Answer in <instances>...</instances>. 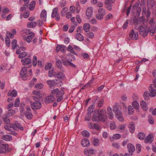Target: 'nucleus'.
Listing matches in <instances>:
<instances>
[{"label":"nucleus","mask_w":156,"mask_h":156,"mask_svg":"<svg viewBox=\"0 0 156 156\" xmlns=\"http://www.w3.org/2000/svg\"><path fill=\"white\" fill-rule=\"evenodd\" d=\"M144 16L134 20V24L136 26L135 28L136 30L139 29L140 35L144 37L147 35L149 30L147 22L144 23Z\"/></svg>","instance_id":"nucleus-1"},{"label":"nucleus","mask_w":156,"mask_h":156,"mask_svg":"<svg viewBox=\"0 0 156 156\" xmlns=\"http://www.w3.org/2000/svg\"><path fill=\"white\" fill-rule=\"evenodd\" d=\"M149 90L150 94L148 91L144 92V97L145 100H148L149 95L151 97H154L156 95V81H154L153 83L151 84L149 87Z\"/></svg>","instance_id":"nucleus-2"},{"label":"nucleus","mask_w":156,"mask_h":156,"mask_svg":"<svg viewBox=\"0 0 156 156\" xmlns=\"http://www.w3.org/2000/svg\"><path fill=\"white\" fill-rule=\"evenodd\" d=\"M64 93V91L62 88L60 90L58 88L53 89L52 90L51 93L53 96H55L56 97L57 101L58 102H60L63 99V96Z\"/></svg>","instance_id":"nucleus-3"},{"label":"nucleus","mask_w":156,"mask_h":156,"mask_svg":"<svg viewBox=\"0 0 156 156\" xmlns=\"http://www.w3.org/2000/svg\"><path fill=\"white\" fill-rule=\"evenodd\" d=\"M48 76L50 77L54 76L58 79L62 80L65 77L64 75L62 72H56L53 70H50L48 71Z\"/></svg>","instance_id":"nucleus-4"},{"label":"nucleus","mask_w":156,"mask_h":156,"mask_svg":"<svg viewBox=\"0 0 156 156\" xmlns=\"http://www.w3.org/2000/svg\"><path fill=\"white\" fill-rule=\"evenodd\" d=\"M34 101V102L30 101V105L32 109L34 110L41 108L42 107V105L39 101V100Z\"/></svg>","instance_id":"nucleus-5"},{"label":"nucleus","mask_w":156,"mask_h":156,"mask_svg":"<svg viewBox=\"0 0 156 156\" xmlns=\"http://www.w3.org/2000/svg\"><path fill=\"white\" fill-rule=\"evenodd\" d=\"M20 76L23 80H27L28 79L27 75V69L25 66L23 67L20 71Z\"/></svg>","instance_id":"nucleus-6"},{"label":"nucleus","mask_w":156,"mask_h":156,"mask_svg":"<svg viewBox=\"0 0 156 156\" xmlns=\"http://www.w3.org/2000/svg\"><path fill=\"white\" fill-rule=\"evenodd\" d=\"M33 94V98L34 101H40L39 99L42 97V95L40 91L38 90H34V91Z\"/></svg>","instance_id":"nucleus-7"},{"label":"nucleus","mask_w":156,"mask_h":156,"mask_svg":"<svg viewBox=\"0 0 156 156\" xmlns=\"http://www.w3.org/2000/svg\"><path fill=\"white\" fill-rule=\"evenodd\" d=\"M58 8L55 7L54 8L51 13V17L52 18L55 17V19L57 21L60 20V16L58 12Z\"/></svg>","instance_id":"nucleus-8"},{"label":"nucleus","mask_w":156,"mask_h":156,"mask_svg":"<svg viewBox=\"0 0 156 156\" xmlns=\"http://www.w3.org/2000/svg\"><path fill=\"white\" fill-rule=\"evenodd\" d=\"M55 98V97L53 96L51 93L50 95L48 96L45 98L44 102L45 104H47L53 102Z\"/></svg>","instance_id":"nucleus-9"},{"label":"nucleus","mask_w":156,"mask_h":156,"mask_svg":"<svg viewBox=\"0 0 156 156\" xmlns=\"http://www.w3.org/2000/svg\"><path fill=\"white\" fill-rule=\"evenodd\" d=\"M94 150L93 148L92 147H87L85 148L84 151V154L86 155L89 156H90L92 154H94Z\"/></svg>","instance_id":"nucleus-10"},{"label":"nucleus","mask_w":156,"mask_h":156,"mask_svg":"<svg viewBox=\"0 0 156 156\" xmlns=\"http://www.w3.org/2000/svg\"><path fill=\"white\" fill-rule=\"evenodd\" d=\"M105 111L103 109L101 110L98 113V114L101 117V119L102 121V122L105 121L107 118V117L105 115Z\"/></svg>","instance_id":"nucleus-11"},{"label":"nucleus","mask_w":156,"mask_h":156,"mask_svg":"<svg viewBox=\"0 0 156 156\" xmlns=\"http://www.w3.org/2000/svg\"><path fill=\"white\" fill-rule=\"evenodd\" d=\"M9 146L6 144H1V153H5L9 151Z\"/></svg>","instance_id":"nucleus-12"},{"label":"nucleus","mask_w":156,"mask_h":156,"mask_svg":"<svg viewBox=\"0 0 156 156\" xmlns=\"http://www.w3.org/2000/svg\"><path fill=\"white\" fill-rule=\"evenodd\" d=\"M129 37L131 39L136 40L138 37V34L137 33H135L134 30L133 29L129 34Z\"/></svg>","instance_id":"nucleus-13"},{"label":"nucleus","mask_w":156,"mask_h":156,"mask_svg":"<svg viewBox=\"0 0 156 156\" xmlns=\"http://www.w3.org/2000/svg\"><path fill=\"white\" fill-rule=\"evenodd\" d=\"M12 126L13 129H14V131L15 130H18V129H19L22 131H23L24 130L23 127L18 122H16L15 124L12 123Z\"/></svg>","instance_id":"nucleus-14"},{"label":"nucleus","mask_w":156,"mask_h":156,"mask_svg":"<svg viewBox=\"0 0 156 156\" xmlns=\"http://www.w3.org/2000/svg\"><path fill=\"white\" fill-rule=\"evenodd\" d=\"M35 36L34 33H31L30 35L27 36V37H23V39L26 41L28 43H30L32 40V38L34 37Z\"/></svg>","instance_id":"nucleus-15"},{"label":"nucleus","mask_w":156,"mask_h":156,"mask_svg":"<svg viewBox=\"0 0 156 156\" xmlns=\"http://www.w3.org/2000/svg\"><path fill=\"white\" fill-rule=\"evenodd\" d=\"M153 134H151L147 136L144 140V141L147 143H151L153 141Z\"/></svg>","instance_id":"nucleus-16"},{"label":"nucleus","mask_w":156,"mask_h":156,"mask_svg":"<svg viewBox=\"0 0 156 156\" xmlns=\"http://www.w3.org/2000/svg\"><path fill=\"white\" fill-rule=\"evenodd\" d=\"M101 117L98 114V113H94L92 118V120L94 121H102L101 119Z\"/></svg>","instance_id":"nucleus-17"},{"label":"nucleus","mask_w":156,"mask_h":156,"mask_svg":"<svg viewBox=\"0 0 156 156\" xmlns=\"http://www.w3.org/2000/svg\"><path fill=\"white\" fill-rule=\"evenodd\" d=\"M127 148L129 152L131 155H132L133 152L135 151V148L133 145L131 144H127Z\"/></svg>","instance_id":"nucleus-18"},{"label":"nucleus","mask_w":156,"mask_h":156,"mask_svg":"<svg viewBox=\"0 0 156 156\" xmlns=\"http://www.w3.org/2000/svg\"><path fill=\"white\" fill-rule=\"evenodd\" d=\"M21 61L22 62L23 64V65H26L31 63L32 60L30 58H22L21 60Z\"/></svg>","instance_id":"nucleus-19"},{"label":"nucleus","mask_w":156,"mask_h":156,"mask_svg":"<svg viewBox=\"0 0 156 156\" xmlns=\"http://www.w3.org/2000/svg\"><path fill=\"white\" fill-rule=\"evenodd\" d=\"M93 12V8L90 7L87 9L86 11V16L88 17H90L92 15Z\"/></svg>","instance_id":"nucleus-20"},{"label":"nucleus","mask_w":156,"mask_h":156,"mask_svg":"<svg viewBox=\"0 0 156 156\" xmlns=\"http://www.w3.org/2000/svg\"><path fill=\"white\" fill-rule=\"evenodd\" d=\"M47 12L45 9H43L41 14V18L43 20L45 21L46 20Z\"/></svg>","instance_id":"nucleus-21"},{"label":"nucleus","mask_w":156,"mask_h":156,"mask_svg":"<svg viewBox=\"0 0 156 156\" xmlns=\"http://www.w3.org/2000/svg\"><path fill=\"white\" fill-rule=\"evenodd\" d=\"M11 33L9 31H7L6 35L9 36L10 38H13L15 35L16 33V29H12L11 31Z\"/></svg>","instance_id":"nucleus-22"},{"label":"nucleus","mask_w":156,"mask_h":156,"mask_svg":"<svg viewBox=\"0 0 156 156\" xmlns=\"http://www.w3.org/2000/svg\"><path fill=\"white\" fill-rule=\"evenodd\" d=\"M147 6L148 9L153 7L154 5V0H147Z\"/></svg>","instance_id":"nucleus-23"},{"label":"nucleus","mask_w":156,"mask_h":156,"mask_svg":"<svg viewBox=\"0 0 156 156\" xmlns=\"http://www.w3.org/2000/svg\"><path fill=\"white\" fill-rule=\"evenodd\" d=\"M82 145L83 147H87L90 144L89 140L87 139H84L81 141Z\"/></svg>","instance_id":"nucleus-24"},{"label":"nucleus","mask_w":156,"mask_h":156,"mask_svg":"<svg viewBox=\"0 0 156 156\" xmlns=\"http://www.w3.org/2000/svg\"><path fill=\"white\" fill-rule=\"evenodd\" d=\"M116 117L120 121L123 122L124 121V118L122 116V114L121 112H119V114H116Z\"/></svg>","instance_id":"nucleus-25"},{"label":"nucleus","mask_w":156,"mask_h":156,"mask_svg":"<svg viewBox=\"0 0 156 156\" xmlns=\"http://www.w3.org/2000/svg\"><path fill=\"white\" fill-rule=\"evenodd\" d=\"M12 126V123L10 124V126L7 125H5L4 126V128L6 130L9 131L14 132V129H13Z\"/></svg>","instance_id":"nucleus-26"},{"label":"nucleus","mask_w":156,"mask_h":156,"mask_svg":"<svg viewBox=\"0 0 156 156\" xmlns=\"http://www.w3.org/2000/svg\"><path fill=\"white\" fill-rule=\"evenodd\" d=\"M2 139L6 141H9L12 140V137L10 135H6L3 136H2Z\"/></svg>","instance_id":"nucleus-27"},{"label":"nucleus","mask_w":156,"mask_h":156,"mask_svg":"<svg viewBox=\"0 0 156 156\" xmlns=\"http://www.w3.org/2000/svg\"><path fill=\"white\" fill-rule=\"evenodd\" d=\"M8 95L12 97H15L17 95V92L16 90H14L11 92L9 91L8 93Z\"/></svg>","instance_id":"nucleus-28"},{"label":"nucleus","mask_w":156,"mask_h":156,"mask_svg":"<svg viewBox=\"0 0 156 156\" xmlns=\"http://www.w3.org/2000/svg\"><path fill=\"white\" fill-rule=\"evenodd\" d=\"M129 131L131 133H133L134 132L135 127L134 124L133 122H131L130 123L129 126Z\"/></svg>","instance_id":"nucleus-29"},{"label":"nucleus","mask_w":156,"mask_h":156,"mask_svg":"<svg viewBox=\"0 0 156 156\" xmlns=\"http://www.w3.org/2000/svg\"><path fill=\"white\" fill-rule=\"evenodd\" d=\"M140 106L142 109L144 111H146L147 109V107L146 102L143 101H141L140 103Z\"/></svg>","instance_id":"nucleus-30"},{"label":"nucleus","mask_w":156,"mask_h":156,"mask_svg":"<svg viewBox=\"0 0 156 156\" xmlns=\"http://www.w3.org/2000/svg\"><path fill=\"white\" fill-rule=\"evenodd\" d=\"M37 25L36 23L34 21L29 22L27 23V26L29 28H34Z\"/></svg>","instance_id":"nucleus-31"},{"label":"nucleus","mask_w":156,"mask_h":156,"mask_svg":"<svg viewBox=\"0 0 156 156\" xmlns=\"http://www.w3.org/2000/svg\"><path fill=\"white\" fill-rule=\"evenodd\" d=\"M83 28L85 32H87L90 28V25L88 23H85L83 25Z\"/></svg>","instance_id":"nucleus-32"},{"label":"nucleus","mask_w":156,"mask_h":156,"mask_svg":"<svg viewBox=\"0 0 156 156\" xmlns=\"http://www.w3.org/2000/svg\"><path fill=\"white\" fill-rule=\"evenodd\" d=\"M17 41L16 40H13L12 41V48L13 49L17 48L18 46L16 44Z\"/></svg>","instance_id":"nucleus-33"},{"label":"nucleus","mask_w":156,"mask_h":156,"mask_svg":"<svg viewBox=\"0 0 156 156\" xmlns=\"http://www.w3.org/2000/svg\"><path fill=\"white\" fill-rule=\"evenodd\" d=\"M137 136L139 139L141 140H143L145 139V138L146 137V135L144 133L140 132L138 134Z\"/></svg>","instance_id":"nucleus-34"},{"label":"nucleus","mask_w":156,"mask_h":156,"mask_svg":"<svg viewBox=\"0 0 156 156\" xmlns=\"http://www.w3.org/2000/svg\"><path fill=\"white\" fill-rule=\"evenodd\" d=\"M68 11V9L66 7H65L63 8L61 13V15L62 16H65L66 14V13Z\"/></svg>","instance_id":"nucleus-35"},{"label":"nucleus","mask_w":156,"mask_h":156,"mask_svg":"<svg viewBox=\"0 0 156 156\" xmlns=\"http://www.w3.org/2000/svg\"><path fill=\"white\" fill-rule=\"evenodd\" d=\"M9 38H10L9 36L6 35L5 38V41L6 45L8 47H9L10 44V41Z\"/></svg>","instance_id":"nucleus-36"},{"label":"nucleus","mask_w":156,"mask_h":156,"mask_svg":"<svg viewBox=\"0 0 156 156\" xmlns=\"http://www.w3.org/2000/svg\"><path fill=\"white\" fill-rule=\"evenodd\" d=\"M22 32L23 34V36H24V34H25L26 35L28 36L30 35L31 33H33L31 32L30 30L28 29H24L22 30Z\"/></svg>","instance_id":"nucleus-37"},{"label":"nucleus","mask_w":156,"mask_h":156,"mask_svg":"<svg viewBox=\"0 0 156 156\" xmlns=\"http://www.w3.org/2000/svg\"><path fill=\"white\" fill-rule=\"evenodd\" d=\"M35 5V2L34 1H32L29 4V9L30 10H33Z\"/></svg>","instance_id":"nucleus-38"},{"label":"nucleus","mask_w":156,"mask_h":156,"mask_svg":"<svg viewBox=\"0 0 156 156\" xmlns=\"http://www.w3.org/2000/svg\"><path fill=\"white\" fill-rule=\"evenodd\" d=\"M94 109V106L93 105H90L89 107L88 110V113L91 114L93 112V110Z\"/></svg>","instance_id":"nucleus-39"},{"label":"nucleus","mask_w":156,"mask_h":156,"mask_svg":"<svg viewBox=\"0 0 156 156\" xmlns=\"http://www.w3.org/2000/svg\"><path fill=\"white\" fill-rule=\"evenodd\" d=\"M119 106L118 105H115L113 107V110L116 113V114H119V112H121L119 109Z\"/></svg>","instance_id":"nucleus-40"},{"label":"nucleus","mask_w":156,"mask_h":156,"mask_svg":"<svg viewBox=\"0 0 156 156\" xmlns=\"http://www.w3.org/2000/svg\"><path fill=\"white\" fill-rule=\"evenodd\" d=\"M76 38L78 40L82 41L83 40V37L80 33H77L76 35Z\"/></svg>","instance_id":"nucleus-41"},{"label":"nucleus","mask_w":156,"mask_h":156,"mask_svg":"<svg viewBox=\"0 0 156 156\" xmlns=\"http://www.w3.org/2000/svg\"><path fill=\"white\" fill-rule=\"evenodd\" d=\"M56 64L58 68L62 69V62L60 59H58L56 61Z\"/></svg>","instance_id":"nucleus-42"},{"label":"nucleus","mask_w":156,"mask_h":156,"mask_svg":"<svg viewBox=\"0 0 156 156\" xmlns=\"http://www.w3.org/2000/svg\"><path fill=\"white\" fill-rule=\"evenodd\" d=\"M81 134L82 136L84 137H88L90 136V133L86 130L82 131Z\"/></svg>","instance_id":"nucleus-43"},{"label":"nucleus","mask_w":156,"mask_h":156,"mask_svg":"<svg viewBox=\"0 0 156 156\" xmlns=\"http://www.w3.org/2000/svg\"><path fill=\"white\" fill-rule=\"evenodd\" d=\"M132 105L133 107L136 109H138L139 108V104L136 101L133 102Z\"/></svg>","instance_id":"nucleus-44"},{"label":"nucleus","mask_w":156,"mask_h":156,"mask_svg":"<svg viewBox=\"0 0 156 156\" xmlns=\"http://www.w3.org/2000/svg\"><path fill=\"white\" fill-rule=\"evenodd\" d=\"M25 116L28 119H31L33 116L31 112H27L25 114Z\"/></svg>","instance_id":"nucleus-45"},{"label":"nucleus","mask_w":156,"mask_h":156,"mask_svg":"<svg viewBox=\"0 0 156 156\" xmlns=\"http://www.w3.org/2000/svg\"><path fill=\"white\" fill-rule=\"evenodd\" d=\"M126 126V125L125 124L120 125L119 127V130L121 131H124L125 130V128Z\"/></svg>","instance_id":"nucleus-46"},{"label":"nucleus","mask_w":156,"mask_h":156,"mask_svg":"<svg viewBox=\"0 0 156 156\" xmlns=\"http://www.w3.org/2000/svg\"><path fill=\"white\" fill-rule=\"evenodd\" d=\"M37 79L36 78H33V80L31 81L30 83L29 84V86L30 87H32L36 82Z\"/></svg>","instance_id":"nucleus-47"},{"label":"nucleus","mask_w":156,"mask_h":156,"mask_svg":"<svg viewBox=\"0 0 156 156\" xmlns=\"http://www.w3.org/2000/svg\"><path fill=\"white\" fill-rule=\"evenodd\" d=\"M43 85L40 83L36 84L35 86V87L36 89H41L43 88Z\"/></svg>","instance_id":"nucleus-48"},{"label":"nucleus","mask_w":156,"mask_h":156,"mask_svg":"<svg viewBox=\"0 0 156 156\" xmlns=\"http://www.w3.org/2000/svg\"><path fill=\"white\" fill-rule=\"evenodd\" d=\"M128 111L129 114L130 115L133 114L134 113L133 110L131 105L128 106Z\"/></svg>","instance_id":"nucleus-49"},{"label":"nucleus","mask_w":156,"mask_h":156,"mask_svg":"<svg viewBox=\"0 0 156 156\" xmlns=\"http://www.w3.org/2000/svg\"><path fill=\"white\" fill-rule=\"evenodd\" d=\"M116 127V125L114 122H112L110 125V128L111 129H114Z\"/></svg>","instance_id":"nucleus-50"},{"label":"nucleus","mask_w":156,"mask_h":156,"mask_svg":"<svg viewBox=\"0 0 156 156\" xmlns=\"http://www.w3.org/2000/svg\"><path fill=\"white\" fill-rule=\"evenodd\" d=\"M121 136L119 134H114L112 136V138L114 139H119L121 137Z\"/></svg>","instance_id":"nucleus-51"},{"label":"nucleus","mask_w":156,"mask_h":156,"mask_svg":"<svg viewBox=\"0 0 156 156\" xmlns=\"http://www.w3.org/2000/svg\"><path fill=\"white\" fill-rule=\"evenodd\" d=\"M61 48H60V51L62 53L64 52L67 49L66 47L64 45H61Z\"/></svg>","instance_id":"nucleus-52"},{"label":"nucleus","mask_w":156,"mask_h":156,"mask_svg":"<svg viewBox=\"0 0 156 156\" xmlns=\"http://www.w3.org/2000/svg\"><path fill=\"white\" fill-rule=\"evenodd\" d=\"M37 58L36 56L34 57L33 59V64L34 66H36L37 64Z\"/></svg>","instance_id":"nucleus-53"},{"label":"nucleus","mask_w":156,"mask_h":156,"mask_svg":"<svg viewBox=\"0 0 156 156\" xmlns=\"http://www.w3.org/2000/svg\"><path fill=\"white\" fill-rule=\"evenodd\" d=\"M61 80H53V81H51V88L53 86H54L56 84H57V83H57L58 82H60Z\"/></svg>","instance_id":"nucleus-54"},{"label":"nucleus","mask_w":156,"mask_h":156,"mask_svg":"<svg viewBox=\"0 0 156 156\" xmlns=\"http://www.w3.org/2000/svg\"><path fill=\"white\" fill-rule=\"evenodd\" d=\"M2 12L3 14H7L9 12V10L7 8H3Z\"/></svg>","instance_id":"nucleus-55"},{"label":"nucleus","mask_w":156,"mask_h":156,"mask_svg":"<svg viewBox=\"0 0 156 156\" xmlns=\"http://www.w3.org/2000/svg\"><path fill=\"white\" fill-rule=\"evenodd\" d=\"M104 103V100L103 99H101L99 101L98 104V107L100 108L103 105Z\"/></svg>","instance_id":"nucleus-56"},{"label":"nucleus","mask_w":156,"mask_h":156,"mask_svg":"<svg viewBox=\"0 0 156 156\" xmlns=\"http://www.w3.org/2000/svg\"><path fill=\"white\" fill-rule=\"evenodd\" d=\"M3 119L5 122L7 124L9 123L10 122V121L9 119L7 118V116L3 117Z\"/></svg>","instance_id":"nucleus-57"},{"label":"nucleus","mask_w":156,"mask_h":156,"mask_svg":"<svg viewBox=\"0 0 156 156\" xmlns=\"http://www.w3.org/2000/svg\"><path fill=\"white\" fill-rule=\"evenodd\" d=\"M20 104V99L18 98H17L16 99L15 103L14 106L15 107H18Z\"/></svg>","instance_id":"nucleus-58"},{"label":"nucleus","mask_w":156,"mask_h":156,"mask_svg":"<svg viewBox=\"0 0 156 156\" xmlns=\"http://www.w3.org/2000/svg\"><path fill=\"white\" fill-rule=\"evenodd\" d=\"M15 112L13 110H9L8 112V115L9 116H12L15 114Z\"/></svg>","instance_id":"nucleus-59"},{"label":"nucleus","mask_w":156,"mask_h":156,"mask_svg":"<svg viewBox=\"0 0 156 156\" xmlns=\"http://www.w3.org/2000/svg\"><path fill=\"white\" fill-rule=\"evenodd\" d=\"M27 53L26 52H23L20 53L19 55V57L20 58H21L24 57L27 55Z\"/></svg>","instance_id":"nucleus-60"},{"label":"nucleus","mask_w":156,"mask_h":156,"mask_svg":"<svg viewBox=\"0 0 156 156\" xmlns=\"http://www.w3.org/2000/svg\"><path fill=\"white\" fill-rule=\"evenodd\" d=\"M68 60H64L63 59H62V64L65 66H69V62Z\"/></svg>","instance_id":"nucleus-61"},{"label":"nucleus","mask_w":156,"mask_h":156,"mask_svg":"<svg viewBox=\"0 0 156 156\" xmlns=\"http://www.w3.org/2000/svg\"><path fill=\"white\" fill-rule=\"evenodd\" d=\"M99 140L98 139L94 138L93 140V143L94 146H97L98 144Z\"/></svg>","instance_id":"nucleus-62"},{"label":"nucleus","mask_w":156,"mask_h":156,"mask_svg":"<svg viewBox=\"0 0 156 156\" xmlns=\"http://www.w3.org/2000/svg\"><path fill=\"white\" fill-rule=\"evenodd\" d=\"M104 15L98 13L96 15V17L97 19L100 20H101L103 18V16Z\"/></svg>","instance_id":"nucleus-63"},{"label":"nucleus","mask_w":156,"mask_h":156,"mask_svg":"<svg viewBox=\"0 0 156 156\" xmlns=\"http://www.w3.org/2000/svg\"><path fill=\"white\" fill-rule=\"evenodd\" d=\"M87 36L90 38H93L94 37V35L93 32H90L87 33Z\"/></svg>","instance_id":"nucleus-64"}]
</instances>
